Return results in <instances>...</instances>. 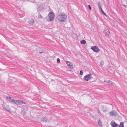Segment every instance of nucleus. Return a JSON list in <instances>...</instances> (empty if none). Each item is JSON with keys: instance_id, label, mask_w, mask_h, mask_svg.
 Instances as JSON below:
<instances>
[{"instance_id": "nucleus-1", "label": "nucleus", "mask_w": 127, "mask_h": 127, "mask_svg": "<svg viewBox=\"0 0 127 127\" xmlns=\"http://www.w3.org/2000/svg\"><path fill=\"white\" fill-rule=\"evenodd\" d=\"M67 17L66 15L64 13H63L58 15L57 16V18L60 22H63L65 20Z\"/></svg>"}, {"instance_id": "nucleus-2", "label": "nucleus", "mask_w": 127, "mask_h": 127, "mask_svg": "<svg viewBox=\"0 0 127 127\" xmlns=\"http://www.w3.org/2000/svg\"><path fill=\"white\" fill-rule=\"evenodd\" d=\"M48 16L50 21H52L54 20L55 15L53 12L51 11H50L48 14Z\"/></svg>"}, {"instance_id": "nucleus-3", "label": "nucleus", "mask_w": 127, "mask_h": 127, "mask_svg": "<svg viewBox=\"0 0 127 127\" xmlns=\"http://www.w3.org/2000/svg\"><path fill=\"white\" fill-rule=\"evenodd\" d=\"M92 77V74L89 73L84 76L83 79L86 81H88Z\"/></svg>"}, {"instance_id": "nucleus-4", "label": "nucleus", "mask_w": 127, "mask_h": 127, "mask_svg": "<svg viewBox=\"0 0 127 127\" xmlns=\"http://www.w3.org/2000/svg\"><path fill=\"white\" fill-rule=\"evenodd\" d=\"M15 104H19L20 105H21L22 104H25L26 103L24 102H23L20 100H15V102H14Z\"/></svg>"}, {"instance_id": "nucleus-5", "label": "nucleus", "mask_w": 127, "mask_h": 127, "mask_svg": "<svg viewBox=\"0 0 127 127\" xmlns=\"http://www.w3.org/2000/svg\"><path fill=\"white\" fill-rule=\"evenodd\" d=\"M91 49H92L94 52H98L100 51L99 49L96 46H94L91 48Z\"/></svg>"}, {"instance_id": "nucleus-6", "label": "nucleus", "mask_w": 127, "mask_h": 127, "mask_svg": "<svg viewBox=\"0 0 127 127\" xmlns=\"http://www.w3.org/2000/svg\"><path fill=\"white\" fill-rule=\"evenodd\" d=\"M6 99L10 101H11V102L14 103L15 102V100H14V99L12 97H8V96H7L6 97Z\"/></svg>"}, {"instance_id": "nucleus-7", "label": "nucleus", "mask_w": 127, "mask_h": 127, "mask_svg": "<svg viewBox=\"0 0 127 127\" xmlns=\"http://www.w3.org/2000/svg\"><path fill=\"white\" fill-rule=\"evenodd\" d=\"M117 113V112L115 110H112L109 113L110 116H115Z\"/></svg>"}, {"instance_id": "nucleus-8", "label": "nucleus", "mask_w": 127, "mask_h": 127, "mask_svg": "<svg viewBox=\"0 0 127 127\" xmlns=\"http://www.w3.org/2000/svg\"><path fill=\"white\" fill-rule=\"evenodd\" d=\"M3 107L4 109L6 110L7 111H9V107L8 105L6 104H4L3 105Z\"/></svg>"}, {"instance_id": "nucleus-9", "label": "nucleus", "mask_w": 127, "mask_h": 127, "mask_svg": "<svg viewBox=\"0 0 127 127\" xmlns=\"http://www.w3.org/2000/svg\"><path fill=\"white\" fill-rule=\"evenodd\" d=\"M110 124L112 127H118V125L117 124L114 122H112Z\"/></svg>"}, {"instance_id": "nucleus-10", "label": "nucleus", "mask_w": 127, "mask_h": 127, "mask_svg": "<svg viewBox=\"0 0 127 127\" xmlns=\"http://www.w3.org/2000/svg\"><path fill=\"white\" fill-rule=\"evenodd\" d=\"M105 31L106 32H104L105 35L106 36H109L110 33L109 30L107 29L105 30Z\"/></svg>"}, {"instance_id": "nucleus-11", "label": "nucleus", "mask_w": 127, "mask_h": 127, "mask_svg": "<svg viewBox=\"0 0 127 127\" xmlns=\"http://www.w3.org/2000/svg\"><path fill=\"white\" fill-rule=\"evenodd\" d=\"M66 64L67 65L69 66L70 68H73V65H72H72L71 64L70 62L67 61L66 62Z\"/></svg>"}, {"instance_id": "nucleus-12", "label": "nucleus", "mask_w": 127, "mask_h": 127, "mask_svg": "<svg viewBox=\"0 0 127 127\" xmlns=\"http://www.w3.org/2000/svg\"><path fill=\"white\" fill-rule=\"evenodd\" d=\"M34 22V21L32 19L30 20L28 22L29 24L31 25H32L33 24V23Z\"/></svg>"}, {"instance_id": "nucleus-13", "label": "nucleus", "mask_w": 127, "mask_h": 127, "mask_svg": "<svg viewBox=\"0 0 127 127\" xmlns=\"http://www.w3.org/2000/svg\"><path fill=\"white\" fill-rule=\"evenodd\" d=\"M104 82H106L107 83L109 84L110 83L111 85H113L114 83L113 82L110 80H107V81H106L105 80L104 81Z\"/></svg>"}, {"instance_id": "nucleus-14", "label": "nucleus", "mask_w": 127, "mask_h": 127, "mask_svg": "<svg viewBox=\"0 0 127 127\" xmlns=\"http://www.w3.org/2000/svg\"><path fill=\"white\" fill-rule=\"evenodd\" d=\"M48 121L47 118L45 117H43L42 119L41 120V121L47 122Z\"/></svg>"}, {"instance_id": "nucleus-15", "label": "nucleus", "mask_w": 127, "mask_h": 127, "mask_svg": "<svg viewBox=\"0 0 127 127\" xmlns=\"http://www.w3.org/2000/svg\"><path fill=\"white\" fill-rule=\"evenodd\" d=\"M80 43L82 44H85L86 43V41L85 40H83L81 41Z\"/></svg>"}, {"instance_id": "nucleus-16", "label": "nucleus", "mask_w": 127, "mask_h": 127, "mask_svg": "<svg viewBox=\"0 0 127 127\" xmlns=\"http://www.w3.org/2000/svg\"><path fill=\"white\" fill-rule=\"evenodd\" d=\"M119 127H124V123L123 122L120 123Z\"/></svg>"}, {"instance_id": "nucleus-17", "label": "nucleus", "mask_w": 127, "mask_h": 127, "mask_svg": "<svg viewBox=\"0 0 127 127\" xmlns=\"http://www.w3.org/2000/svg\"><path fill=\"white\" fill-rule=\"evenodd\" d=\"M38 17L41 19H43V17L40 14H39L38 15Z\"/></svg>"}, {"instance_id": "nucleus-18", "label": "nucleus", "mask_w": 127, "mask_h": 127, "mask_svg": "<svg viewBox=\"0 0 127 127\" xmlns=\"http://www.w3.org/2000/svg\"><path fill=\"white\" fill-rule=\"evenodd\" d=\"M98 124L100 126L101 125V123L100 121H98Z\"/></svg>"}, {"instance_id": "nucleus-19", "label": "nucleus", "mask_w": 127, "mask_h": 127, "mask_svg": "<svg viewBox=\"0 0 127 127\" xmlns=\"http://www.w3.org/2000/svg\"><path fill=\"white\" fill-rule=\"evenodd\" d=\"M104 62L103 61H101L100 62V65H102L104 64Z\"/></svg>"}, {"instance_id": "nucleus-20", "label": "nucleus", "mask_w": 127, "mask_h": 127, "mask_svg": "<svg viewBox=\"0 0 127 127\" xmlns=\"http://www.w3.org/2000/svg\"><path fill=\"white\" fill-rule=\"evenodd\" d=\"M80 74L81 75H82L83 74V72L82 70L80 71Z\"/></svg>"}, {"instance_id": "nucleus-21", "label": "nucleus", "mask_w": 127, "mask_h": 127, "mask_svg": "<svg viewBox=\"0 0 127 127\" xmlns=\"http://www.w3.org/2000/svg\"><path fill=\"white\" fill-rule=\"evenodd\" d=\"M102 11V12L103 13V14L105 16H107V15L106 14H105V13L104 12V11H103V10H102L101 11Z\"/></svg>"}, {"instance_id": "nucleus-22", "label": "nucleus", "mask_w": 127, "mask_h": 127, "mask_svg": "<svg viewBox=\"0 0 127 127\" xmlns=\"http://www.w3.org/2000/svg\"><path fill=\"white\" fill-rule=\"evenodd\" d=\"M60 60L59 58H58L57 59V62L58 63H59L60 62Z\"/></svg>"}, {"instance_id": "nucleus-23", "label": "nucleus", "mask_w": 127, "mask_h": 127, "mask_svg": "<svg viewBox=\"0 0 127 127\" xmlns=\"http://www.w3.org/2000/svg\"><path fill=\"white\" fill-rule=\"evenodd\" d=\"M98 6V8L99 9L101 10V11L102 10L101 8V6Z\"/></svg>"}, {"instance_id": "nucleus-24", "label": "nucleus", "mask_w": 127, "mask_h": 127, "mask_svg": "<svg viewBox=\"0 0 127 127\" xmlns=\"http://www.w3.org/2000/svg\"><path fill=\"white\" fill-rule=\"evenodd\" d=\"M102 4L100 2H98V6H101V4Z\"/></svg>"}, {"instance_id": "nucleus-25", "label": "nucleus", "mask_w": 127, "mask_h": 127, "mask_svg": "<svg viewBox=\"0 0 127 127\" xmlns=\"http://www.w3.org/2000/svg\"><path fill=\"white\" fill-rule=\"evenodd\" d=\"M88 7H89V9H90V10H91V9H92V8H91V7L90 5H88Z\"/></svg>"}, {"instance_id": "nucleus-26", "label": "nucleus", "mask_w": 127, "mask_h": 127, "mask_svg": "<svg viewBox=\"0 0 127 127\" xmlns=\"http://www.w3.org/2000/svg\"><path fill=\"white\" fill-rule=\"evenodd\" d=\"M39 53H40V54H41V53H43V52H39Z\"/></svg>"}, {"instance_id": "nucleus-27", "label": "nucleus", "mask_w": 127, "mask_h": 127, "mask_svg": "<svg viewBox=\"0 0 127 127\" xmlns=\"http://www.w3.org/2000/svg\"><path fill=\"white\" fill-rule=\"evenodd\" d=\"M98 112H99V113H100L99 111H98Z\"/></svg>"}]
</instances>
